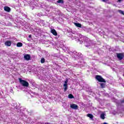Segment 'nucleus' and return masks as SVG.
Instances as JSON below:
<instances>
[{
  "label": "nucleus",
  "instance_id": "2eb2a0df",
  "mask_svg": "<svg viewBox=\"0 0 124 124\" xmlns=\"http://www.w3.org/2000/svg\"><path fill=\"white\" fill-rule=\"evenodd\" d=\"M68 97H69V98L72 99V98H74V96H73V95H72V94H69L68 95Z\"/></svg>",
  "mask_w": 124,
  "mask_h": 124
},
{
  "label": "nucleus",
  "instance_id": "6ab92c4d",
  "mask_svg": "<svg viewBox=\"0 0 124 124\" xmlns=\"http://www.w3.org/2000/svg\"><path fill=\"white\" fill-rule=\"evenodd\" d=\"M102 1L103 2H107V1H108V0H102Z\"/></svg>",
  "mask_w": 124,
  "mask_h": 124
},
{
  "label": "nucleus",
  "instance_id": "f3484780",
  "mask_svg": "<svg viewBox=\"0 0 124 124\" xmlns=\"http://www.w3.org/2000/svg\"><path fill=\"white\" fill-rule=\"evenodd\" d=\"M58 3H63V0H58L57 1Z\"/></svg>",
  "mask_w": 124,
  "mask_h": 124
},
{
  "label": "nucleus",
  "instance_id": "9d476101",
  "mask_svg": "<svg viewBox=\"0 0 124 124\" xmlns=\"http://www.w3.org/2000/svg\"><path fill=\"white\" fill-rule=\"evenodd\" d=\"M87 117H88V118H90L92 120H93V114H92L91 113L87 114Z\"/></svg>",
  "mask_w": 124,
  "mask_h": 124
},
{
  "label": "nucleus",
  "instance_id": "6e6552de",
  "mask_svg": "<svg viewBox=\"0 0 124 124\" xmlns=\"http://www.w3.org/2000/svg\"><path fill=\"white\" fill-rule=\"evenodd\" d=\"M5 46H7L8 47H10L11 46V41H7L4 43Z\"/></svg>",
  "mask_w": 124,
  "mask_h": 124
},
{
  "label": "nucleus",
  "instance_id": "f257e3e1",
  "mask_svg": "<svg viewBox=\"0 0 124 124\" xmlns=\"http://www.w3.org/2000/svg\"><path fill=\"white\" fill-rule=\"evenodd\" d=\"M19 81L20 84L23 86V87H26V88H29V86H30V84L28 82V81L22 79L21 78H19Z\"/></svg>",
  "mask_w": 124,
  "mask_h": 124
},
{
  "label": "nucleus",
  "instance_id": "aec40b11",
  "mask_svg": "<svg viewBox=\"0 0 124 124\" xmlns=\"http://www.w3.org/2000/svg\"><path fill=\"white\" fill-rule=\"evenodd\" d=\"M29 38H31V35H29Z\"/></svg>",
  "mask_w": 124,
  "mask_h": 124
},
{
  "label": "nucleus",
  "instance_id": "f8f14e48",
  "mask_svg": "<svg viewBox=\"0 0 124 124\" xmlns=\"http://www.w3.org/2000/svg\"><path fill=\"white\" fill-rule=\"evenodd\" d=\"M23 46V43L21 42H18L16 44V47H22Z\"/></svg>",
  "mask_w": 124,
  "mask_h": 124
},
{
  "label": "nucleus",
  "instance_id": "f03ea898",
  "mask_svg": "<svg viewBox=\"0 0 124 124\" xmlns=\"http://www.w3.org/2000/svg\"><path fill=\"white\" fill-rule=\"evenodd\" d=\"M95 79L100 82L106 83V80H105V79L100 75H96L95 77Z\"/></svg>",
  "mask_w": 124,
  "mask_h": 124
},
{
  "label": "nucleus",
  "instance_id": "4468645a",
  "mask_svg": "<svg viewBox=\"0 0 124 124\" xmlns=\"http://www.w3.org/2000/svg\"><path fill=\"white\" fill-rule=\"evenodd\" d=\"M100 85L102 89H104L105 88V86H106L105 83H100Z\"/></svg>",
  "mask_w": 124,
  "mask_h": 124
},
{
  "label": "nucleus",
  "instance_id": "dca6fc26",
  "mask_svg": "<svg viewBox=\"0 0 124 124\" xmlns=\"http://www.w3.org/2000/svg\"><path fill=\"white\" fill-rule=\"evenodd\" d=\"M45 62V59L44 58H42L41 60V63H44Z\"/></svg>",
  "mask_w": 124,
  "mask_h": 124
},
{
  "label": "nucleus",
  "instance_id": "39448f33",
  "mask_svg": "<svg viewBox=\"0 0 124 124\" xmlns=\"http://www.w3.org/2000/svg\"><path fill=\"white\" fill-rule=\"evenodd\" d=\"M70 107L72 108V109H74L75 110H78V106L75 104L70 105Z\"/></svg>",
  "mask_w": 124,
  "mask_h": 124
},
{
  "label": "nucleus",
  "instance_id": "7ed1b4c3",
  "mask_svg": "<svg viewBox=\"0 0 124 124\" xmlns=\"http://www.w3.org/2000/svg\"><path fill=\"white\" fill-rule=\"evenodd\" d=\"M117 57L120 61H122L123 59L124 58V53H116Z\"/></svg>",
  "mask_w": 124,
  "mask_h": 124
},
{
  "label": "nucleus",
  "instance_id": "0eeeda50",
  "mask_svg": "<svg viewBox=\"0 0 124 124\" xmlns=\"http://www.w3.org/2000/svg\"><path fill=\"white\" fill-rule=\"evenodd\" d=\"M4 10L6 11V12H10V11H11V9H10V7L5 6L4 7Z\"/></svg>",
  "mask_w": 124,
  "mask_h": 124
},
{
  "label": "nucleus",
  "instance_id": "20e7f679",
  "mask_svg": "<svg viewBox=\"0 0 124 124\" xmlns=\"http://www.w3.org/2000/svg\"><path fill=\"white\" fill-rule=\"evenodd\" d=\"M68 82V80L66 79L65 81H64V84H63V86L64 87V92H66V91H67V83Z\"/></svg>",
  "mask_w": 124,
  "mask_h": 124
},
{
  "label": "nucleus",
  "instance_id": "ddd939ff",
  "mask_svg": "<svg viewBox=\"0 0 124 124\" xmlns=\"http://www.w3.org/2000/svg\"><path fill=\"white\" fill-rule=\"evenodd\" d=\"M100 118L102 120H104V119H105V114H104V113L101 114Z\"/></svg>",
  "mask_w": 124,
  "mask_h": 124
},
{
  "label": "nucleus",
  "instance_id": "1a4fd4ad",
  "mask_svg": "<svg viewBox=\"0 0 124 124\" xmlns=\"http://www.w3.org/2000/svg\"><path fill=\"white\" fill-rule=\"evenodd\" d=\"M51 32L52 33V34H53V35H55V36H57V35H58V33L55 29H52L51 30Z\"/></svg>",
  "mask_w": 124,
  "mask_h": 124
},
{
  "label": "nucleus",
  "instance_id": "9b49d317",
  "mask_svg": "<svg viewBox=\"0 0 124 124\" xmlns=\"http://www.w3.org/2000/svg\"><path fill=\"white\" fill-rule=\"evenodd\" d=\"M75 25L76 27H78V28H81L82 27V25L80 23H75Z\"/></svg>",
  "mask_w": 124,
  "mask_h": 124
},
{
  "label": "nucleus",
  "instance_id": "423d86ee",
  "mask_svg": "<svg viewBox=\"0 0 124 124\" xmlns=\"http://www.w3.org/2000/svg\"><path fill=\"white\" fill-rule=\"evenodd\" d=\"M24 58L26 61H30L31 60V55L30 54H25L24 56Z\"/></svg>",
  "mask_w": 124,
  "mask_h": 124
},
{
  "label": "nucleus",
  "instance_id": "412c9836",
  "mask_svg": "<svg viewBox=\"0 0 124 124\" xmlns=\"http://www.w3.org/2000/svg\"><path fill=\"white\" fill-rule=\"evenodd\" d=\"M122 1H123V0H118L119 2H121Z\"/></svg>",
  "mask_w": 124,
  "mask_h": 124
},
{
  "label": "nucleus",
  "instance_id": "5701e85b",
  "mask_svg": "<svg viewBox=\"0 0 124 124\" xmlns=\"http://www.w3.org/2000/svg\"><path fill=\"white\" fill-rule=\"evenodd\" d=\"M103 124H108L107 123H104Z\"/></svg>",
  "mask_w": 124,
  "mask_h": 124
},
{
  "label": "nucleus",
  "instance_id": "a211bd4d",
  "mask_svg": "<svg viewBox=\"0 0 124 124\" xmlns=\"http://www.w3.org/2000/svg\"><path fill=\"white\" fill-rule=\"evenodd\" d=\"M119 13H120V14H122V15H124V13L123 11L122 10H120L119 11Z\"/></svg>",
  "mask_w": 124,
  "mask_h": 124
},
{
  "label": "nucleus",
  "instance_id": "4be33fe9",
  "mask_svg": "<svg viewBox=\"0 0 124 124\" xmlns=\"http://www.w3.org/2000/svg\"><path fill=\"white\" fill-rule=\"evenodd\" d=\"M45 124H50L49 123H46Z\"/></svg>",
  "mask_w": 124,
  "mask_h": 124
}]
</instances>
